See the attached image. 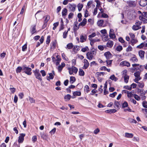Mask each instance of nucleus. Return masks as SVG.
<instances>
[{
	"label": "nucleus",
	"instance_id": "37",
	"mask_svg": "<svg viewBox=\"0 0 147 147\" xmlns=\"http://www.w3.org/2000/svg\"><path fill=\"white\" fill-rule=\"evenodd\" d=\"M122 49V47L121 45L118 46L115 49L118 52H120Z\"/></svg>",
	"mask_w": 147,
	"mask_h": 147
},
{
	"label": "nucleus",
	"instance_id": "15",
	"mask_svg": "<svg viewBox=\"0 0 147 147\" xmlns=\"http://www.w3.org/2000/svg\"><path fill=\"white\" fill-rule=\"evenodd\" d=\"M110 37L112 38H115V35L114 32V30L113 29H111L109 31Z\"/></svg>",
	"mask_w": 147,
	"mask_h": 147
},
{
	"label": "nucleus",
	"instance_id": "43",
	"mask_svg": "<svg viewBox=\"0 0 147 147\" xmlns=\"http://www.w3.org/2000/svg\"><path fill=\"white\" fill-rule=\"evenodd\" d=\"M106 111L107 113H114L117 111L114 109L107 110Z\"/></svg>",
	"mask_w": 147,
	"mask_h": 147
},
{
	"label": "nucleus",
	"instance_id": "6",
	"mask_svg": "<svg viewBox=\"0 0 147 147\" xmlns=\"http://www.w3.org/2000/svg\"><path fill=\"white\" fill-rule=\"evenodd\" d=\"M36 78L39 80L40 81H42V77L40 74L39 73V71L38 69H36L33 71Z\"/></svg>",
	"mask_w": 147,
	"mask_h": 147
},
{
	"label": "nucleus",
	"instance_id": "49",
	"mask_svg": "<svg viewBox=\"0 0 147 147\" xmlns=\"http://www.w3.org/2000/svg\"><path fill=\"white\" fill-rule=\"evenodd\" d=\"M132 47L130 45H129L128 47L126 48V50L127 52H128L131 51H132Z\"/></svg>",
	"mask_w": 147,
	"mask_h": 147
},
{
	"label": "nucleus",
	"instance_id": "50",
	"mask_svg": "<svg viewBox=\"0 0 147 147\" xmlns=\"http://www.w3.org/2000/svg\"><path fill=\"white\" fill-rule=\"evenodd\" d=\"M134 98L137 100H139L140 99V97L138 95L136 94H134Z\"/></svg>",
	"mask_w": 147,
	"mask_h": 147
},
{
	"label": "nucleus",
	"instance_id": "54",
	"mask_svg": "<svg viewBox=\"0 0 147 147\" xmlns=\"http://www.w3.org/2000/svg\"><path fill=\"white\" fill-rule=\"evenodd\" d=\"M96 34L95 32H94L90 35H89L88 36L89 40H90V38H92L96 36Z\"/></svg>",
	"mask_w": 147,
	"mask_h": 147
},
{
	"label": "nucleus",
	"instance_id": "56",
	"mask_svg": "<svg viewBox=\"0 0 147 147\" xmlns=\"http://www.w3.org/2000/svg\"><path fill=\"white\" fill-rule=\"evenodd\" d=\"M142 106L145 108H147V102L146 101H144L142 103Z\"/></svg>",
	"mask_w": 147,
	"mask_h": 147
},
{
	"label": "nucleus",
	"instance_id": "21",
	"mask_svg": "<svg viewBox=\"0 0 147 147\" xmlns=\"http://www.w3.org/2000/svg\"><path fill=\"white\" fill-rule=\"evenodd\" d=\"M94 5L93 4V1H89L87 4V7L88 8H90L91 7L92 8L94 7Z\"/></svg>",
	"mask_w": 147,
	"mask_h": 147
},
{
	"label": "nucleus",
	"instance_id": "18",
	"mask_svg": "<svg viewBox=\"0 0 147 147\" xmlns=\"http://www.w3.org/2000/svg\"><path fill=\"white\" fill-rule=\"evenodd\" d=\"M145 52L143 51H140L138 52V54L140 58L142 59H143L144 58V55Z\"/></svg>",
	"mask_w": 147,
	"mask_h": 147
},
{
	"label": "nucleus",
	"instance_id": "47",
	"mask_svg": "<svg viewBox=\"0 0 147 147\" xmlns=\"http://www.w3.org/2000/svg\"><path fill=\"white\" fill-rule=\"evenodd\" d=\"M138 86L140 88H143L144 86V83L143 82H139L138 83Z\"/></svg>",
	"mask_w": 147,
	"mask_h": 147
},
{
	"label": "nucleus",
	"instance_id": "27",
	"mask_svg": "<svg viewBox=\"0 0 147 147\" xmlns=\"http://www.w3.org/2000/svg\"><path fill=\"white\" fill-rule=\"evenodd\" d=\"M87 22L86 19V18H84L82 21L79 24V25L84 26L86 24Z\"/></svg>",
	"mask_w": 147,
	"mask_h": 147
},
{
	"label": "nucleus",
	"instance_id": "55",
	"mask_svg": "<svg viewBox=\"0 0 147 147\" xmlns=\"http://www.w3.org/2000/svg\"><path fill=\"white\" fill-rule=\"evenodd\" d=\"M29 100L31 103H34L35 102V100L32 98L30 97H29Z\"/></svg>",
	"mask_w": 147,
	"mask_h": 147
},
{
	"label": "nucleus",
	"instance_id": "1",
	"mask_svg": "<svg viewBox=\"0 0 147 147\" xmlns=\"http://www.w3.org/2000/svg\"><path fill=\"white\" fill-rule=\"evenodd\" d=\"M139 15V19L144 23H147V12H142L140 11H138L137 12Z\"/></svg>",
	"mask_w": 147,
	"mask_h": 147
},
{
	"label": "nucleus",
	"instance_id": "22",
	"mask_svg": "<svg viewBox=\"0 0 147 147\" xmlns=\"http://www.w3.org/2000/svg\"><path fill=\"white\" fill-rule=\"evenodd\" d=\"M67 9L65 8H63L62 9V16L64 18H65L66 15H67Z\"/></svg>",
	"mask_w": 147,
	"mask_h": 147
},
{
	"label": "nucleus",
	"instance_id": "32",
	"mask_svg": "<svg viewBox=\"0 0 147 147\" xmlns=\"http://www.w3.org/2000/svg\"><path fill=\"white\" fill-rule=\"evenodd\" d=\"M79 74L80 76H84V72L82 69H79Z\"/></svg>",
	"mask_w": 147,
	"mask_h": 147
},
{
	"label": "nucleus",
	"instance_id": "19",
	"mask_svg": "<svg viewBox=\"0 0 147 147\" xmlns=\"http://www.w3.org/2000/svg\"><path fill=\"white\" fill-rule=\"evenodd\" d=\"M106 45L107 47L111 48L113 45V41L109 40L107 41Z\"/></svg>",
	"mask_w": 147,
	"mask_h": 147
},
{
	"label": "nucleus",
	"instance_id": "11",
	"mask_svg": "<svg viewBox=\"0 0 147 147\" xmlns=\"http://www.w3.org/2000/svg\"><path fill=\"white\" fill-rule=\"evenodd\" d=\"M104 55L107 59H109L112 57V54L109 51H107L105 53Z\"/></svg>",
	"mask_w": 147,
	"mask_h": 147
},
{
	"label": "nucleus",
	"instance_id": "4",
	"mask_svg": "<svg viewBox=\"0 0 147 147\" xmlns=\"http://www.w3.org/2000/svg\"><path fill=\"white\" fill-rule=\"evenodd\" d=\"M22 71L24 72L25 73L28 75H31L32 74L31 72L32 69L30 67L24 65L23 66Z\"/></svg>",
	"mask_w": 147,
	"mask_h": 147
},
{
	"label": "nucleus",
	"instance_id": "35",
	"mask_svg": "<svg viewBox=\"0 0 147 147\" xmlns=\"http://www.w3.org/2000/svg\"><path fill=\"white\" fill-rule=\"evenodd\" d=\"M141 28V27L140 26H138L135 24V25L133 26L132 27V29L134 30H137L140 28Z\"/></svg>",
	"mask_w": 147,
	"mask_h": 147
},
{
	"label": "nucleus",
	"instance_id": "38",
	"mask_svg": "<svg viewBox=\"0 0 147 147\" xmlns=\"http://www.w3.org/2000/svg\"><path fill=\"white\" fill-rule=\"evenodd\" d=\"M84 91L87 93L90 91L89 87L88 85H86L84 86Z\"/></svg>",
	"mask_w": 147,
	"mask_h": 147
},
{
	"label": "nucleus",
	"instance_id": "48",
	"mask_svg": "<svg viewBox=\"0 0 147 147\" xmlns=\"http://www.w3.org/2000/svg\"><path fill=\"white\" fill-rule=\"evenodd\" d=\"M71 68H72L71 69L73 70L75 74H76L78 71V69L76 67L73 66H72Z\"/></svg>",
	"mask_w": 147,
	"mask_h": 147
},
{
	"label": "nucleus",
	"instance_id": "12",
	"mask_svg": "<svg viewBox=\"0 0 147 147\" xmlns=\"http://www.w3.org/2000/svg\"><path fill=\"white\" fill-rule=\"evenodd\" d=\"M120 65H121L126 66L127 67H129L130 65V63L126 61H122L120 63Z\"/></svg>",
	"mask_w": 147,
	"mask_h": 147
},
{
	"label": "nucleus",
	"instance_id": "51",
	"mask_svg": "<svg viewBox=\"0 0 147 147\" xmlns=\"http://www.w3.org/2000/svg\"><path fill=\"white\" fill-rule=\"evenodd\" d=\"M112 60H107L106 61L107 63V66H111V65L112 63Z\"/></svg>",
	"mask_w": 147,
	"mask_h": 147
},
{
	"label": "nucleus",
	"instance_id": "2",
	"mask_svg": "<svg viewBox=\"0 0 147 147\" xmlns=\"http://www.w3.org/2000/svg\"><path fill=\"white\" fill-rule=\"evenodd\" d=\"M96 50L95 49H92L90 51L87 53V58L89 60H91L92 59L94 56L96 55Z\"/></svg>",
	"mask_w": 147,
	"mask_h": 147
},
{
	"label": "nucleus",
	"instance_id": "60",
	"mask_svg": "<svg viewBox=\"0 0 147 147\" xmlns=\"http://www.w3.org/2000/svg\"><path fill=\"white\" fill-rule=\"evenodd\" d=\"M27 45L26 44H25L22 47V51H26L27 48Z\"/></svg>",
	"mask_w": 147,
	"mask_h": 147
},
{
	"label": "nucleus",
	"instance_id": "53",
	"mask_svg": "<svg viewBox=\"0 0 147 147\" xmlns=\"http://www.w3.org/2000/svg\"><path fill=\"white\" fill-rule=\"evenodd\" d=\"M51 36L49 35L47 36L46 43L47 44H48L49 43L50 41Z\"/></svg>",
	"mask_w": 147,
	"mask_h": 147
},
{
	"label": "nucleus",
	"instance_id": "58",
	"mask_svg": "<svg viewBox=\"0 0 147 147\" xmlns=\"http://www.w3.org/2000/svg\"><path fill=\"white\" fill-rule=\"evenodd\" d=\"M56 131V128H54L51 131H50L49 133L51 135H52L53 134H54L55 133Z\"/></svg>",
	"mask_w": 147,
	"mask_h": 147
},
{
	"label": "nucleus",
	"instance_id": "39",
	"mask_svg": "<svg viewBox=\"0 0 147 147\" xmlns=\"http://www.w3.org/2000/svg\"><path fill=\"white\" fill-rule=\"evenodd\" d=\"M75 78L74 77L71 76L70 77V80L69 82L71 84L75 82Z\"/></svg>",
	"mask_w": 147,
	"mask_h": 147
},
{
	"label": "nucleus",
	"instance_id": "34",
	"mask_svg": "<svg viewBox=\"0 0 147 147\" xmlns=\"http://www.w3.org/2000/svg\"><path fill=\"white\" fill-rule=\"evenodd\" d=\"M104 22L103 20H100L97 22V25L99 26H102L104 23Z\"/></svg>",
	"mask_w": 147,
	"mask_h": 147
},
{
	"label": "nucleus",
	"instance_id": "7",
	"mask_svg": "<svg viewBox=\"0 0 147 147\" xmlns=\"http://www.w3.org/2000/svg\"><path fill=\"white\" fill-rule=\"evenodd\" d=\"M25 135L26 134L24 133H22L20 134L18 140V142L19 143H22L23 142L24 140V137Z\"/></svg>",
	"mask_w": 147,
	"mask_h": 147
},
{
	"label": "nucleus",
	"instance_id": "36",
	"mask_svg": "<svg viewBox=\"0 0 147 147\" xmlns=\"http://www.w3.org/2000/svg\"><path fill=\"white\" fill-rule=\"evenodd\" d=\"M36 32V26L34 25L32 27L31 29V32L32 33V34H33L34 33H35Z\"/></svg>",
	"mask_w": 147,
	"mask_h": 147
},
{
	"label": "nucleus",
	"instance_id": "63",
	"mask_svg": "<svg viewBox=\"0 0 147 147\" xmlns=\"http://www.w3.org/2000/svg\"><path fill=\"white\" fill-rule=\"evenodd\" d=\"M89 49L87 47H86L84 48H83L82 49V51L83 52H85L86 51H88Z\"/></svg>",
	"mask_w": 147,
	"mask_h": 147
},
{
	"label": "nucleus",
	"instance_id": "13",
	"mask_svg": "<svg viewBox=\"0 0 147 147\" xmlns=\"http://www.w3.org/2000/svg\"><path fill=\"white\" fill-rule=\"evenodd\" d=\"M137 92L138 93H140V96L145 95L146 93H147V90L144 91L143 89H138Z\"/></svg>",
	"mask_w": 147,
	"mask_h": 147
},
{
	"label": "nucleus",
	"instance_id": "44",
	"mask_svg": "<svg viewBox=\"0 0 147 147\" xmlns=\"http://www.w3.org/2000/svg\"><path fill=\"white\" fill-rule=\"evenodd\" d=\"M83 4H82L79 3L78 5V10L79 11H80L81 10L83 7Z\"/></svg>",
	"mask_w": 147,
	"mask_h": 147
},
{
	"label": "nucleus",
	"instance_id": "26",
	"mask_svg": "<svg viewBox=\"0 0 147 147\" xmlns=\"http://www.w3.org/2000/svg\"><path fill=\"white\" fill-rule=\"evenodd\" d=\"M140 71H137L134 73V76L136 78H138L139 79H141V78L140 76Z\"/></svg>",
	"mask_w": 147,
	"mask_h": 147
},
{
	"label": "nucleus",
	"instance_id": "16",
	"mask_svg": "<svg viewBox=\"0 0 147 147\" xmlns=\"http://www.w3.org/2000/svg\"><path fill=\"white\" fill-rule=\"evenodd\" d=\"M139 4L142 6H145L147 4V0H140Z\"/></svg>",
	"mask_w": 147,
	"mask_h": 147
},
{
	"label": "nucleus",
	"instance_id": "30",
	"mask_svg": "<svg viewBox=\"0 0 147 147\" xmlns=\"http://www.w3.org/2000/svg\"><path fill=\"white\" fill-rule=\"evenodd\" d=\"M137 42L138 40H137V39L134 38H133L132 39H131L130 41V43L132 45L134 46Z\"/></svg>",
	"mask_w": 147,
	"mask_h": 147
},
{
	"label": "nucleus",
	"instance_id": "8",
	"mask_svg": "<svg viewBox=\"0 0 147 147\" xmlns=\"http://www.w3.org/2000/svg\"><path fill=\"white\" fill-rule=\"evenodd\" d=\"M68 7L70 11H74L75 10L76 6L74 4H69L68 5Z\"/></svg>",
	"mask_w": 147,
	"mask_h": 147
},
{
	"label": "nucleus",
	"instance_id": "23",
	"mask_svg": "<svg viewBox=\"0 0 147 147\" xmlns=\"http://www.w3.org/2000/svg\"><path fill=\"white\" fill-rule=\"evenodd\" d=\"M90 41V44L92 45L95 42L100 41V40L98 39L90 38L89 40Z\"/></svg>",
	"mask_w": 147,
	"mask_h": 147
},
{
	"label": "nucleus",
	"instance_id": "64",
	"mask_svg": "<svg viewBox=\"0 0 147 147\" xmlns=\"http://www.w3.org/2000/svg\"><path fill=\"white\" fill-rule=\"evenodd\" d=\"M114 105L115 106V107H116L117 108H118L119 105V103L118 101H115L114 103Z\"/></svg>",
	"mask_w": 147,
	"mask_h": 147
},
{
	"label": "nucleus",
	"instance_id": "61",
	"mask_svg": "<svg viewBox=\"0 0 147 147\" xmlns=\"http://www.w3.org/2000/svg\"><path fill=\"white\" fill-rule=\"evenodd\" d=\"M75 26H74V31H76L77 30H78L79 28V27L78 26H77V22H75Z\"/></svg>",
	"mask_w": 147,
	"mask_h": 147
},
{
	"label": "nucleus",
	"instance_id": "20",
	"mask_svg": "<svg viewBox=\"0 0 147 147\" xmlns=\"http://www.w3.org/2000/svg\"><path fill=\"white\" fill-rule=\"evenodd\" d=\"M73 96L72 97V98H74L76 96H80L81 95V92L80 91H76L73 92Z\"/></svg>",
	"mask_w": 147,
	"mask_h": 147
},
{
	"label": "nucleus",
	"instance_id": "31",
	"mask_svg": "<svg viewBox=\"0 0 147 147\" xmlns=\"http://www.w3.org/2000/svg\"><path fill=\"white\" fill-rule=\"evenodd\" d=\"M109 79L115 82L116 81L118 80V78L115 77L114 75L111 76L109 77Z\"/></svg>",
	"mask_w": 147,
	"mask_h": 147
},
{
	"label": "nucleus",
	"instance_id": "25",
	"mask_svg": "<svg viewBox=\"0 0 147 147\" xmlns=\"http://www.w3.org/2000/svg\"><path fill=\"white\" fill-rule=\"evenodd\" d=\"M133 136V134L132 133L126 132L125 134V137L127 138H131Z\"/></svg>",
	"mask_w": 147,
	"mask_h": 147
},
{
	"label": "nucleus",
	"instance_id": "40",
	"mask_svg": "<svg viewBox=\"0 0 147 147\" xmlns=\"http://www.w3.org/2000/svg\"><path fill=\"white\" fill-rule=\"evenodd\" d=\"M128 121L131 123H137V122L136 120L133 119L131 118H129L128 119Z\"/></svg>",
	"mask_w": 147,
	"mask_h": 147
},
{
	"label": "nucleus",
	"instance_id": "46",
	"mask_svg": "<svg viewBox=\"0 0 147 147\" xmlns=\"http://www.w3.org/2000/svg\"><path fill=\"white\" fill-rule=\"evenodd\" d=\"M73 47V45L71 43H69L67 45V48L69 49H71Z\"/></svg>",
	"mask_w": 147,
	"mask_h": 147
},
{
	"label": "nucleus",
	"instance_id": "24",
	"mask_svg": "<svg viewBox=\"0 0 147 147\" xmlns=\"http://www.w3.org/2000/svg\"><path fill=\"white\" fill-rule=\"evenodd\" d=\"M127 3L130 7H134L136 5V3L135 1H129L127 2Z\"/></svg>",
	"mask_w": 147,
	"mask_h": 147
},
{
	"label": "nucleus",
	"instance_id": "41",
	"mask_svg": "<svg viewBox=\"0 0 147 147\" xmlns=\"http://www.w3.org/2000/svg\"><path fill=\"white\" fill-rule=\"evenodd\" d=\"M23 67H22L20 66H19L17 67L16 70V72L17 73H20L21 71L22 70Z\"/></svg>",
	"mask_w": 147,
	"mask_h": 147
},
{
	"label": "nucleus",
	"instance_id": "29",
	"mask_svg": "<svg viewBox=\"0 0 147 147\" xmlns=\"http://www.w3.org/2000/svg\"><path fill=\"white\" fill-rule=\"evenodd\" d=\"M134 57H132L130 59V61L133 63L137 62L138 61V59L134 55Z\"/></svg>",
	"mask_w": 147,
	"mask_h": 147
},
{
	"label": "nucleus",
	"instance_id": "10",
	"mask_svg": "<svg viewBox=\"0 0 147 147\" xmlns=\"http://www.w3.org/2000/svg\"><path fill=\"white\" fill-rule=\"evenodd\" d=\"M139 64H134L132 65L133 67H131L129 68L130 71L132 73H134L136 70H137L136 67L139 66Z\"/></svg>",
	"mask_w": 147,
	"mask_h": 147
},
{
	"label": "nucleus",
	"instance_id": "57",
	"mask_svg": "<svg viewBox=\"0 0 147 147\" xmlns=\"http://www.w3.org/2000/svg\"><path fill=\"white\" fill-rule=\"evenodd\" d=\"M133 95V94L131 92H127V96L129 98H130L132 97Z\"/></svg>",
	"mask_w": 147,
	"mask_h": 147
},
{
	"label": "nucleus",
	"instance_id": "5",
	"mask_svg": "<svg viewBox=\"0 0 147 147\" xmlns=\"http://www.w3.org/2000/svg\"><path fill=\"white\" fill-rule=\"evenodd\" d=\"M105 73L102 72H97L96 74L97 79L98 81L100 82H101L103 80V77Z\"/></svg>",
	"mask_w": 147,
	"mask_h": 147
},
{
	"label": "nucleus",
	"instance_id": "45",
	"mask_svg": "<svg viewBox=\"0 0 147 147\" xmlns=\"http://www.w3.org/2000/svg\"><path fill=\"white\" fill-rule=\"evenodd\" d=\"M128 105V104L126 101H124L122 104V107L123 108L127 107Z\"/></svg>",
	"mask_w": 147,
	"mask_h": 147
},
{
	"label": "nucleus",
	"instance_id": "28",
	"mask_svg": "<svg viewBox=\"0 0 147 147\" xmlns=\"http://www.w3.org/2000/svg\"><path fill=\"white\" fill-rule=\"evenodd\" d=\"M94 1L96 3V8L98 9L100 8L101 7V2L98 0H94Z\"/></svg>",
	"mask_w": 147,
	"mask_h": 147
},
{
	"label": "nucleus",
	"instance_id": "59",
	"mask_svg": "<svg viewBox=\"0 0 147 147\" xmlns=\"http://www.w3.org/2000/svg\"><path fill=\"white\" fill-rule=\"evenodd\" d=\"M62 57L66 61H67L68 60L65 54L63 53L62 54Z\"/></svg>",
	"mask_w": 147,
	"mask_h": 147
},
{
	"label": "nucleus",
	"instance_id": "33",
	"mask_svg": "<svg viewBox=\"0 0 147 147\" xmlns=\"http://www.w3.org/2000/svg\"><path fill=\"white\" fill-rule=\"evenodd\" d=\"M108 15L107 14L104 13H102L101 16V17L100 16V13L98 14L97 16L98 18L102 17L103 18H107L108 17Z\"/></svg>",
	"mask_w": 147,
	"mask_h": 147
},
{
	"label": "nucleus",
	"instance_id": "52",
	"mask_svg": "<svg viewBox=\"0 0 147 147\" xmlns=\"http://www.w3.org/2000/svg\"><path fill=\"white\" fill-rule=\"evenodd\" d=\"M45 23H47L50 19V16H45Z\"/></svg>",
	"mask_w": 147,
	"mask_h": 147
},
{
	"label": "nucleus",
	"instance_id": "14",
	"mask_svg": "<svg viewBox=\"0 0 147 147\" xmlns=\"http://www.w3.org/2000/svg\"><path fill=\"white\" fill-rule=\"evenodd\" d=\"M84 65L83 67V69H86L89 66V63L87 60L86 59H84Z\"/></svg>",
	"mask_w": 147,
	"mask_h": 147
},
{
	"label": "nucleus",
	"instance_id": "62",
	"mask_svg": "<svg viewBox=\"0 0 147 147\" xmlns=\"http://www.w3.org/2000/svg\"><path fill=\"white\" fill-rule=\"evenodd\" d=\"M105 46L103 45H99L98 46V48L100 51H103L105 48Z\"/></svg>",
	"mask_w": 147,
	"mask_h": 147
},
{
	"label": "nucleus",
	"instance_id": "9",
	"mask_svg": "<svg viewBox=\"0 0 147 147\" xmlns=\"http://www.w3.org/2000/svg\"><path fill=\"white\" fill-rule=\"evenodd\" d=\"M49 76H47V80H52L54 78V76L55 75V72L54 71H53L52 73L49 74Z\"/></svg>",
	"mask_w": 147,
	"mask_h": 147
},
{
	"label": "nucleus",
	"instance_id": "3",
	"mask_svg": "<svg viewBox=\"0 0 147 147\" xmlns=\"http://www.w3.org/2000/svg\"><path fill=\"white\" fill-rule=\"evenodd\" d=\"M122 78H123L124 82L127 83L128 82L129 76L127 75V71L124 70L122 71Z\"/></svg>",
	"mask_w": 147,
	"mask_h": 147
},
{
	"label": "nucleus",
	"instance_id": "42",
	"mask_svg": "<svg viewBox=\"0 0 147 147\" xmlns=\"http://www.w3.org/2000/svg\"><path fill=\"white\" fill-rule=\"evenodd\" d=\"M71 98V96L69 94H67L64 96V99L65 100H69Z\"/></svg>",
	"mask_w": 147,
	"mask_h": 147
},
{
	"label": "nucleus",
	"instance_id": "17",
	"mask_svg": "<svg viewBox=\"0 0 147 147\" xmlns=\"http://www.w3.org/2000/svg\"><path fill=\"white\" fill-rule=\"evenodd\" d=\"M80 42H81L85 41L87 39V36L86 35H81L80 37Z\"/></svg>",
	"mask_w": 147,
	"mask_h": 147
}]
</instances>
